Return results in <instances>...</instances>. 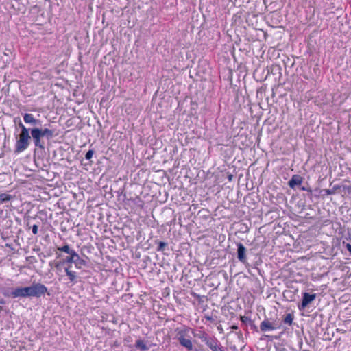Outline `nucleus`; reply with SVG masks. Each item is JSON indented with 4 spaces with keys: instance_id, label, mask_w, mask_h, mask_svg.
<instances>
[{
    "instance_id": "nucleus-10",
    "label": "nucleus",
    "mask_w": 351,
    "mask_h": 351,
    "mask_svg": "<svg viewBox=\"0 0 351 351\" xmlns=\"http://www.w3.org/2000/svg\"><path fill=\"white\" fill-rule=\"evenodd\" d=\"M74 264L76 268L81 269L83 266L87 265L86 261L80 258L78 254L75 252Z\"/></svg>"
},
{
    "instance_id": "nucleus-25",
    "label": "nucleus",
    "mask_w": 351,
    "mask_h": 351,
    "mask_svg": "<svg viewBox=\"0 0 351 351\" xmlns=\"http://www.w3.org/2000/svg\"><path fill=\"white\" fill-rule=\"evenodd\" d=\"M32 232H33V234H36L38 233V226L35 224V225H34V226H32Z\"/></svg>"
},
{
    "instance_id": "nucleus-21",
    "label": "nucleus",
    "mask_w": 351,
    "mask_h": 351,
    "mask_svg": "<svg viewBox=\"0 0 351 351\" xmlns=\"http://www.w3.org/2000/svg\"><path fill=\"white\" fill-rule=\"evenodd\" d=\"M75 252H73L71 254H69V256H67L65 258V262L68 263H74V258H75Z\"/></svg>"
},
{
    "instance_id": "nucleus-1",
    "label": "nucleus",
    "mask_w": 351,
    "mask_h": 351,
    "mask_svg": "<svg viewBox=\"0 0 351 351\" xmlns=\"http://www.w3.org/2000/svg\"><path fill=\"white\" fill-rule=\"evenodd\" d=\"M31 136L29 130H23V133H20L16 140L14 153L19 154L25 151L29 145Z\"/></svg>"
},
{
    "instance_id": "nucleus-7",
    "label": "nucleus",
    "mask_w": 351,
    "mask_h": 351,
    "mask_svg": "<svg viewBox=\"0 0 351 351\" xmlns=\"http://www.w3.org/2000/svg\"><path fill=\"white\" fill-rule=\"evenodd\" d=\"M237 258L241 263H244L246 262V260H247L246 255H245L246 248L241 243H238L237 244Z\"/></svg>"
},
{
    "instance_id": "nucleus-13",
    "label": "nucleus",
    "mask_w": 351,
    "mask_h": 351,
    "mask_svg": "<svg viewBox=\"0 0 351 351\" xmlns=\"http://www.w3.org/2000/svg\"><path fill=\"white\" fill-rule=\"evenodd\" d=\"M40 134L43 137L45 136L47 139H51L53 136V131L48 128L40 129Z\"/></svg>"
},
{
    "instance_id": "nucleus-9",
    "label": "nucleus",
    "mask_w": 351,
    "mask_h": 351,
    "mask_svg": "<svg viewBox=\"0 0 351 351\" xmlns=\"http://www.w3.org/2000/svg\"><path fill=\"white\" fill-rule=\"evenodd\" d=\"M23 119L26 123H30L33 125H36L40 123V121L36 119L32 114H25L23 116Z\"/></svg>"
},
{
    "instance_id": "nucleus-30",
    "label": "nucleus",
    "mask_w": 351,
    "mask_h": 351,
    "mask_svg": "<svg viewBox=\"0 0 351 351\" xmlns=\"http://www.w3.org/2000/svg\"><path fill=\"white\" fill-rule=\"evenodd\" d=\"M231 178H232V176H229V180H231Z\"/></svg>"
},
{
    "instance_id": "nucleus-22",
    "label": "nucleus",
    "mask_w": 351,
    "mask_h": 351,
    "mask_svg": "<svg viewBox=\"0 0 351 351\" xmlns=\"http://www.w3.org/2000/svg\"><path fill=\"white\" fill-rule=\"evenodd\" d=\"M158 246L157 247V251L162 252L165 250V247L167 245V243L164 241H159Z\"/></svg>"
},
{
    "instance_id": "nucleus-24",
    "label": "nucleus",
    "mask_w": 351,
    "mask_h": 351,
    "mask_svg": "<svg viewBox=\"0 0 351 351\" xmlns=\"http://www.w3.org/2000/svg\"><path fill=\"white\" fill-rule=\"evenodd\" d=\"M93 154H94L93 150H92V149L88 150L85 155L86 159L90 160L93 157Z\"/></svg>"
},
{
    "instance_id": "nucleus-31",
    "label": "nucleus",
    "mask_w": 351,
    "mask_h": 351,
    "mask_svg": "<svg viewBox=\"0 0 351 351\" xmlns=\"http://www.w3.org/2000/svg\"><path fill=\"white\" fill-rule=\"evenodd\" d=\"M2 309V307L0 306V311Z\"/></svg>"
},
{
    "instance_id": "nucleus-12",
    "label": "nucleus",
    "mask_w": 351,
    "mask_h": 351,
    "mask_svg": "<svg viewBox=\"0 0 351 351\" xmlns=\"http://www.w3.org/2000/svg\"><path fill=\"white\" fill-rule=\"evenodd\" d=\"M189 337L182 338L179 341L180 344L186 348L188 350H193V343L191 339H189Z\"/></svg>"
},
{
    "instance_id": "nucleus-4",
    "label": "nucleus",
    "mask_w": 351,
    "mask_h": 351,
    "mask_svg": "<svg viewBox=\"0 0 351 351\" xmlns=\"http://www.w3.org/2000/svg\"><path fill=\"white\" fill-rule=\"evenodd\" d=\"M33 297L40 298L47 292L46 286L41 283H34L32 285Z\"/></svg>"
},
{
    "instance_id": "nucleus-17",
    "label": "nucleus",
    "mask_w": 351,
    "mask_h": 351,
    "mask_svg": "<svg viewBox=\"0 0 351 351\" xmlns=\"http://www.w3.org/2000/svg\"><path fill=\"white\" fill-rule=\"evenodd\" d=\"M65 272H66V276L69 277L70 281L72 282H74L75 281V279L77 277L75 272L69 270V268L65 269Z\"/></svg>"
},
{
    "instance_id": "nucleus-15",
    "label": "nucleus",
    "mask_w": 351,
    "mask_h": 351,
    "mask_svg": "<svg viewBox=\"0 0 351 351\" xmlns=\"http://www.w3.org/2000/svg\"><path fill=\"white\" fill-rule=\"evenodd\" d=\"M135 346L142 351H145L149 349V348L147 346L145 342L141 339H138L136 341Z\"/></svg>"
},
{
    "instance_id": "nucleus-28",
    "label": "nucleus",
    "mask_w": 351,
    "mask_h": 351,
    "mask_svg": "<svg viewBox=\"0 0 351 351\" xmlns=\"http://www.w3.org/2000/svg\"><path fill=\"white\" fill-rule=\"evenodd\" d=\"M346 249L351 254V244L347 243L346 244Z\"/></svg>"
},
{
    "instance_id": "nucleus-27",
    "label": "nucleus",
    "mask_w": 351,
    "mask_h": 351,
    "mask_svg": "<svg viewBox=\"0 0 351 351\" xmlns=\"http://www.w3.org/2000/svg\"><path fill=\"white\" fill-rule=\"evenodd\" d=\"M19 128L21 129V132L20 133H23V130L25 129V130H28L21 122H20L19 123Z\"/></svg>"
},
{
    "instance_id": "nucleus-6",
    "label": "nucleus",
    "mask_w": 351,
    "mask_h": 351,
    "mask_svg": "<svg viewBox=\"0 0 351 351\" xmlns=\"http://www.w3.org/2000/svg\"><path fill=\"white\" fill-rule=\"evenodd\" d=\"M190 330L191 328L186 326L177 328L175 331L176 332V339L178 341H180L182 338L190 337L189 335Z\"/></svg>"
},
{
    "instance_id": "nucleus-11",
    "label": "nucleus",
    "mask_w": 351,
    "mask_h": 351,
    "mask_svg": "<svg viewBox=\"0 0 351 351\" xmlns=\"http://www.w3.org/2000/svg\"><path fill=\"white\" fill-rule=\"evenodd\" d=\"M302 182V178L298 175H294L289 181V186L293 189L295 186L301 184Z\"/></svg>"
},
{
    "instance_id": "nucleus-29",
    "label": "nucleus",
    "mask_w": 351,
    "mask_h": 351,
    "mask_svg": "<svg viewBox=\"0 0 351 351\" xmlns=\"http://www.w3.org/2000/svg\"><path fill=\"white\" fill-rule=\"evenodd\" d=\"M231 328L232 330H237V329H238V326L237 325H233L231 326Z\"/></svg>"
},
{
    "instance_id": "nucleus-14",
    "label": "nucleus",
    "mask_w": 351,
    "mask_h": 351,
    "mask_svg": "<svg viewBox=\"0 0 351 351\" xmlns=\"http://www.w3.org/2000/svg\"><path fill=\"white\" fill-rule=\"evenodd\" d=\"M194 336L200 339L206 344V341H208L210 339V337H209L208 335L204 331H200L199 333L194 334Z\"/></svg>"
},
{
    "instance_id": "nucleus-16",
    "label": "nucleus",
    "mask_w": 351,
    "mask_h": 351,
    "mask_svg": "<svg viewBox=\"0 0 351 351\" xmlns=\"http://www.w3.org/2000/svg\"><path fill=\"white\" fill-rule=\"evenodd\" d=\"M340 189V186L338 185H335L332 189H323L322 192L324 193V195H333L336 193L337 191Z\"/></svg>"
},
{
    "instance_id": "nucleus-23",
    "label": "nucleus",
    "mask_w": 351,
    "mask_h": 351,
    "mask_svg": "<svg viewBox=\"0 0 351 351\" xmlns=\"http://www.w3.org/2000/svg\"><path fill=\"white\" fill-rule=\"evenodd\" d=\"M25 288L27 297H33L32 285L29 287H26Z\"/></svg>"
},
{
    "instance_id": "nucleus-3",
    "label": "nucleus",
    "mask_w": 351,
    "mask_h": 351,
    "mask_svg": "<svg viewBox=\"0 0 351 351\" xmlns=\"http://www.w3.org/2000/svg\"><path fill=\"white\" fill-rule=\"evenodd\" d=\"M280 325L275 322H270L267 318L265 319L260 324L262 332L274 330L280 328Z\"/></svg>"
},
{
    "instance_id": "nucleus-8",
    "label": "nucleus",
    "mask_w": 351,
    "mask_h": 351,
    "mask_svg": "<svg viewBox=\"0 0 351 351\" xmlns=\"http://www.w3.org/2000/svg\"><path fill=\"white\" fill-rule=\"evenodd\" d=\"M12 298H26V291L25 287H17L14 290L12 291L11 293Z\"/></svg>"
},
{
    "instance_id": "nucleus-26",
    "label": "nucleus",
    "mask_w": 351,
    "mask_h": 351,
    "mask_svg": "<svg viewBox=\"0 0 351 351\" xmlns=\"http://www.w3.org/2000/svg\"><path fill=\"white\" fill-rule=\"evenodd\" d=\"M241 320L243 323H246L247 322H250V319L249 317H245V316H241Z\"/></svg>"
},
{
    "instance_id": "nucleus-2",
    "label": "nucleus",
    "mask_w": 351,
    "mask_h": 351,
    "mask_svg": "<svg viewBox=\"0 0 351 351\" xmlns=\"http://www.w3.org/2000/svg\"><path fill=\"white\" fill-rule=\"evenodd\" d=\"M29 132L31 133L35 146L41 149H44L45 143L42 141L43 136L41 135L42 134H40V129L34 128L29 130Z\"/></svg>"
},
{
    "instance_id": "nucleus-18",
    "label": "nucleus",
    "mask_w": 351,
    "mask_h": 351,
    "mask_svg": "<svg viewBox=\"0 0 351 351\" xmlns=\"http://www.w3.org/2000/svg\"><path fill=\"white\" fill-rule=\"evenodd\" d=\"M58 250L60 252H65L68 254H71L73 252H75V251L72 249L70 248V247L69 246V245H64L62 247H59L58 248Z\"/></svg>"
},
{
    "instance_id": "nucleus-5",
    "label": "nucleus",
    "mask_w": 351,
    "mask_h": 351,
    "mask_svg": "<svg viewBox=\"0 0 351 351\" xmlns=\"http://www.w3.org/2000/svg\"><path fill=\"white\" fill-rule=\"evenodd\" d=\"M316 298V294H310L308 293H304L302 300L300 304L298 305L300 310L304 309L310 303H311Z\"/></svg>"
},
{
    "instance_id": "nucleus-19",
    "label": "nucleus",
    "mask_w": 351,
    "mask_h": 351,
    "mask_svg": "<svg viewBox=\"0 0 351 351\" xmlns=\"http://www.w3.org/2000/svg\"><path fill=\"white\" fill-rule=\"evenodd\" d=\"M12 199V196L6 193L0 194V204H3L6 202H9Z\"/></svg>"
},
{
    "instance_id": "nucleus-20",
    "label": "nucleus",
    "mask_w": 351,
    "mask_h": 351,
    "mask_svg": "<svg viewBox=\"0 0 351 351\" xmlns=\"http://www.w3.org/2000/svg\"><path fill=\"white\" fill-rule=\"evenodd\" d=\"M293 316L291 313H288L285 317L283 322L285 324H287L291 326L293 323Z\"/></svg>"
}]
</instances>
